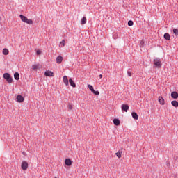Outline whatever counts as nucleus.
<instances>
[{"label": "nucleus", "mask_w": 178, "mask_h": 178, "mask_svg": "<svg viewBox=\"0 0 178 178\" xmlns=\"http://www.w3.org/2000/svg\"><path fill=\"white\" fill-rule=\"evenodd\" d=\"M42 53L41 50L38 49L36 51L37 55H40Z\"/></svg>", "instance_id": "obj_30"}, {"label": "nucleus", "mask_w": 178, "mask_h": 178, "mask_svg": "<svg viewBox=\"0 0 178 178\" xmlns=\"http://www.w3.org/2000/svg\"><path fill=\"white\" fill-rule=\"evenodd\" d=\"M154 65L158 69H161V67H162V63L161 62V58H154Z\"/></svg>", "instance_id": "obj_2"}, {"label": "nucleus", "mask_w": 178, "mask_h": 178, "mask_svg": "<svg viewBox=\"0 0 178 178\" xmlns=\"http://www.w3.org/2000/svg\"><path fill=\"white\" fill-rule=\"evenodd\" d=\"M3 77L9 83H13V79L12 78V76H10V74H9V73H4L3 75Z\"/></svg>", "instance_id": "obj_3"}, {"label": "nucleus", "mask_w": 178, "mask_h": 178, "mask_svg": "<svg viewBox=\"0 0 178 178\" xmlns=\"http://www.w3.org/2000/svg\"><path fill=\"white\" fill-rule=\"evenodd\" d=\"M86 23H87V17H83L81 19V24H86Z\"/></svg>", "instance_id": "obj_20"}, {"label": "nucleus", "mask_w": 178, "mask_h": 178, "mask_svg": "<svg viewBox=\"0 0 178 178\" xmlns=\"http://www.w3.org/2000/svg\"><path fill=\"white\" fill-rule=\"evenodd\" d=\"M3 55H9V50L6 48L3 49Z\"/></svg>", "instance_id": "obj_22"}, {"label": "nucleus", "mask_w": 178, "mask_h": 178, "mask_svg": "<svg viewBox=\"0 0 178 178\" xmlns=\"http://www.w3.org/2000/svg\"><path fill=\"white\" fill-rule=\"evenodd\" d=\"M172 31L175 35H177V36L178 35V29H174Z\"/></svg>", "instance_id": "obj_25"}, {"label": "nucleus", "mask_w": 178, "mask_h": 178, "mask_svg": "<svg viewBox=\"0 0 178 178\" xmlns=\"http://www.w3.org/2000/svg\"><path fill=\"white\" fill-rule=\"evenodd\" d=\"M33 70H38L40 69V65H35L32 66Z\"/></svg>", "instance_id": "obj_23"}, {"label": "nucleus", "mask_w": 178, "mask_h": 178, "mask_svg": "<svg viewBox=\"0 0 178 178\" xmlns=\"http://www.w3.org/2000/svg\"><path fill=\"white\" fill-rule=\"evenodd\" d=\"M22 154H23V155H26V152H23Z\"/></svg>", "instance_id": "obj_33"}, {"label": "nucleus", "mask_w": 178, "mask_h": 178, "mask_svg": "<svg viewBox=\"0 0 178 178\" xmlns=\"http://www.w3.org/2000/svg\"><path fill=\"white\" fill-rule=\"evenodd\" d=\"M140 47H144V41H141L140 42Z\"/></svg>", "instance_id": "obj_29"}, {"label": "nucleus", "mask_w": 178, "mask_h": 178, "mask_svg": "<svg viewBox=\"0 0 178 178\" xmlns=\"http://www.w3.org/2000/svg\"><path fill=\"white\" fill-rule=\"evenodd\" d=\"M159 102L161 105H165V99L162 96L159 97Z\"/></svg>", "instance_id": "obj_12"}, {"label": "nucleus", "mask_w": 178, "mask_h": 178, "mask_svg": "<svg viewBox=\"0 0 178 178\" xmlns=\"http://www.w3.org/2000/svg\"><path fill=\"white\" fill-rule=\"evenodd\" d=\"M171 97L173 98V99H177L178 98V92L176 91L171 92Z\"/></svg>", "instance_id": "obj_9"}, {"label": "nucleus", "mask_w": 178, "mask_h": 178, "mask_svg": "<svg viewBox=\"0 0 178 178\" xmlns=\"http://www.w3.org/2000/svg\"><path fill=\"white\" fill-rule=\"evenodd\" d=\"M121 108L124 112H127L129 111V104H122Z\"/></svg>", "instance_id": "obj_7"}, {"label": "nucleus", "mask_w": 178, "mask_h": 178, "mask_svg": "<svg viewBox=\"0 0 178 178\" xmlns=\"http://www.w3.org/2000/svg\"><path fill=\"white\" fill-rule=\"evenodd\" d=\"M69 83H70L71 87H73V88H75L76 83H74V81H73V79L72 78H70Z\"/></svg>", "instance_id": "obj_10"}, {"label": "nucleus", "mask_w": 178, "mask_h": 178, "mask_svg": "<svg viewBox=\"0 0 178 178\" xmlns=\"http://www.w3.org/2000/svg\"><path fill=\"white\" fill-rule=\"evenodd\" d=\"M99 79H102V74L99 75Z\"/></svg>", "instance_id": "obj_32"}, {"label": "nucleus", "mask_w": 178, "mask_h": 178, "mask_svg": "<svg viewBox=\"0 0 178 178\" xmlns=\"http://www.w3.org/2000/svg\"><path fill=\"white\" fill-rule=\"evenodd\" d=\"M63 81L64 84L67 87L69 86V79H67V76H64L63 78Z\"/></svg>", "instance_id": "obj_6"}, {"label": "nucleus", "mask_w": 178, "mask_h": 178, "mask_svg": "<svg viewBox=\"0 0 178 178\" xmlns=\"http://www.w3.org/2000/svg\"><path fill=\"white\" fill-rule=\"evenodd\" d=\"M115 155L118 158H122V150H119L117 153H115Z\"/></svg>", "instance_id": "obj_21"}, {"label": "nucleus", "mask_w": 178, "mask_h": 178, "mask_svg": "<svg viewBox=\"0 0 178 178\" xmlns=\"http://www.w3.org/2000/svg\"><path fill=\"white\" fill-rule=\"evenodd\" d=\"M88 88H89V90H90L92 92L94 91V86L91 85H88Z\"/></svg>", "instance_id": "obj_24"}, {"label": "nucleus", "mask_w": 178, "mask_h": 178, "mask_svg": "<svg viewBox=\"0 0 178 178\" xmlns=\"http://www.w3.org/2000/svg\"><path fill=\"white\" fill-rule=\"evenodd\" d=\"M164 38L167 40V41H170V35H169V33H165Z\"/></svg>", "instance_id": "obj_17"}, {"label": "nucleus", "mask_w": 178, "mask_h": 178, "mask_svg": "<svg viewBox=\"0 0 178 178\" xmlns=\"http://www.w3.org/2000/svg\"><path fill=\"white\" fill-rule=\"evenodd\" d=\"M113 124H115V126H120V120H119V119L118 118H115L113 120Z\"/></svg>", "instance_id": "obj_13"}, {"label": "nucleus", "mask_w": 178, "mask_h": 178, "mask_svg": "<svg viewBox=\"0 0 178 178\" xmlns=\"http://www.w3.org/2000/svg\"><path fill=\"white\" fill-rule=\"evenodd\" d=\"M14 79L15 80H19V79H20V75L19 74V72H15L14 74Z\"/></svg>", "instance_id": "obj_18"}, {"label": "nucleus", "mask_w": 178, "mask_h": 178, "mask_svg": "<svg viewBox=\"0 0 178 178\" xmlns=\"http://www.w3.org/2000/svg\"><path fill=\"white\" fill-rule=\"evenodd\" d=\"M21 168L22 170H27L29 168V163H27L26 161H22L21 164Z\"/></svg>", "instance_id": "obj_4"}, {"label": "nucleus", "mask_w": 178, "mask_h": 178, "mask_svg": "<svg viewBox=\"0 0 178 178\" xmlns=\"http://www.w3.org/2000/svg\"><path fill=\"white\" fill-rule=\"evenodd\" d=\"M93 94L95 95H99V91H95V90L92 91Z\"/></svg>", "instance_id": "obj_27"}, {"label": "nucleus", "mask_w": 178, "mask_h": 178, "mask_svg": "<svg viewBox=\"0 0 178 178\" xmlns=\"http://www.w3.org/2000/svg\"><path fill=\"white\" fill-rule=\"evenodd\" d=\"M44 76L47 77H54V76H55V74H54V72H52L51 71H46L44 72Z\"/></svg>", "instance_id": "obj_5"}, {"label": "nucleus", "mask_w": 178, "mask_h": 178, "mask_svg": "<svg viewBox=\"0 0 178 178\" xmlns=\"http://www.w3.org/2000/svg\"><path fill=\"white\" fill-rule=\"evenodd\" d=\"M67 106L68 108V111H72L73 110V104L72 103H68L67 104Z\"/></svg>", "instance_id": "obj_19"}, {"label": "nucleus", "mask_w": 178, "mask_h": 178, "mask_svg": "<svg viewBox=\"0 0 178 178\" xmlns=\"http://www.w3.org/2000/svg\"><path fill=\"white\" fill-rule=\"evenodd\" d=\"M171 105H172V106H174L175 108H178V102L176 100L172 101Z\"/></svg>", "instance_id": "obj_16"}, {"label": "nucleus", "mask_w": 178, "mask_h": 178, "mask_svg": "<svg viewBox=\"0 0 178 178\" xmlns=\"http://www.w3.org/2000/svg\"><path fill=\"white\" fill-rule=\"evenodd\" d=\"M127 74H128L129 77H131V76H132L131 71L128 70L127 71Z\"/></svg>", "instance_id": "obj_28"}, {"label": "nucleus", "mask_w": 178, "mask_h": 178, "mask_svg": "<svg viewBox=\"0 0 178 178\" xmlns=\"http://www.w3.org/2000/svg\"><path fill=\"white\" fill-rule=\"evenodd\" d=\"M65 163L67 166H72V160L70 159H66L65 160Z\"/></svg>", "instance_id": "obj_11"}, {"label": "nucleus", "mask_w": 178, "mask_h": 178, "mask_svg": "<svg viewBox=\"0 0 178 178\" xmlns=\"http://www.w3.org/2000/svg\"><path fill=\"white\" fill-rule=\"evenodd\" d=\"M62 60H63V57H62L61 56H58L57 58H56V63H62Z\"/></svg>", "instance_id": "obj_14"}, {"label": "nucleus", "mask_w": 178, "mask_h": 178, "mask_svg": "<svg viewBox=\"0 0 178 178\" xmlns=\"http://www.w3.org/2000/svg\"><path fill=\"white\" fill-rule=\"evenodd\" d=\"M133 24H134V23L133 22V21L129 20V21L128 22V26H133Z\"/></svg>", "instance_id": "obj_26"}, {"label": "nucleus", "mask_w": 178, "mask_h": 178, "mask_svg": "<svg viewBox=\"0 0 178 178\" xmlns=\"http://www.w3.org/2000/svg\"><path fill=\"white\" fill-rule=\"evenodd\" d=\"M60 45H63V47H65V40H62L60 42Z\"/></svg>", "instance_id": "obj_31"}, {"label": "nucleus", "mask_w": 178, "mask_h": 178, "mask_svg": "<svg viewBox=\"0 0 178 178\" xmlns=\"http://www.w3.org/2000/svg\"><path fill=\"white\" fill-rule=\"evenodd\" d=\"M19 17H20L21 20H22L24 22V23H26L27 24H33V19H28L27 17H26L23 15H20Z\"/></svg>", "instance_id": "obj_1"}, {"label": "nucleus", "mask_w": 178, "mask_h": 178, "mask_svg": "<svg viewBox=\"0 0 178 178\" xmlns=\"http://www.w3.org/2000/svg\"><path fill=\"white\" fill-rule=\"evenodd\" d=\"M17 102L22 103L24 101V97H23V96L18 95L17 96Z\"/></svg>", "instance_id": "obj_8"}, {"label": "nucleus", "mask_w": 178, "mask_h": 178, "mask_svg": "<svg viewBox=\"0 0 178 178\" xmlns=\"http://www.w3.org/2000/svg\"><path fill=\"white\" fill-rule=\"evenodd\" d=\"M131 115H132V118H133L135 120H138V115L137 114V113H136V112H132V113H131Z\"/></svg>", "instance_id": "obj_15"}]
</instances>
